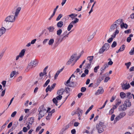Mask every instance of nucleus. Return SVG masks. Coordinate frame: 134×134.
<instances>
[{
	"mask_svg": "<svg viewBox=\"0 0 134 134\" xmlns=\"http://www.w3.org/2000/svg\"><path fill=\"white\" fill-rule=\"evenodd\" d=\"M21 9V8L20 7H14L12 10V13L13 14H14V15H10L7 16L2 23L5 26L11 29L13 25L12 23L15 22L16 19L17 18Z\"/></svg>",
	"mask_w": 134,
	"mask_h": 134,
	"instance_id": "f257e3e1",
	"label": "nucleus"
},
{
	"mask_svg": "<svg viewBox=\"0 0 134 134\" xmlns=\"http://www.w3.org/2000/svg\"><path fill=\"white\" fill-rule=\"evenodd\" d=\"M122 20L121 19H119L116 20L114 23L111 25L109 30V32H113L115 29H118L119 25L122 22Z\"/></svg>",
	"mask_w": 134,
	"mask_h": 134,
	"instance_id": "f03ea898",
	"label": "nucleus"
},
{
	"mask_svg": "<svg viewBox=\"0 0 134 134\" xmlns=\"http://www.w3.org/2000/svg\"><path fill=\"white\" fill-rule=\"evenodd\" d=\"M73 77H74V78L75 77L73 74L71 75V76L70 77L69 79L66 82V84H65V85H68V86L70 87H76L77 85V83H75V82L72 81L73 80V79L72 80L70 81L71 79Z\"/></svg>",
	"mask_w": 134,
	"mask_h": 134,
	"instance_id": "7ed1b4c3",
	"label": "nucleus"
},
{
	"mask_svg": "<svg viewBox=\"0 0 134 134\" xmlns=\"http://www.w3.org/2000/svg\"><path fill=\"white\" fill-rule=\"evenodd\" d=\"M106 127V126L105 125L103 122H100L98 125H97L96 126V129L99 133H101L104 131L103 128Z\"/></svg>",
	"mask_w": 134,
	"mask_h": 134,
	"instance_id": "20e7f679",
	"label": "nucleus"
},
{
	"mask_svg": "<svg viewBox=\"0 0 134 134\" xmlns=\"http://www.w3.org/2000/svg\"><path fill=\"white\" fill-rule=\"evenodd\" d=\"M38 62L37 61L34 60L31 61L30 63L29 64L25 71L26 72H27L29 70L31 69L33 67H35L38 64Z\"/></svg>",
	"mask_w": 134,
	"mask_h": 134,
	"instance_id": "39448f33",
	"label": "nucleus"
},
{
	"mask_svg": "<svg viewBox=\"0 0 134 134\" xmlns=\"http://www.w3.org/2000/svg\"><path fill=\"white\" fill-rule=\"evenodd\" d=\"M2 27L0 28V37L4 34L7 30H8L11 29L8 27L5 26L2 23Z\"/></svg>",
	"mask_w": 134,
	"mask_h": 134,
	"instance_id": "423d86ee",
	"label": "nucleus"
},
{
	"mask_svg": "<svg viewBox=\"0 0 134 134\" xmlns=\"http://www.w3.org/2000/svg\"><path fill=\"white\" fill-rule=\"evenodd\" d=\"M109 44L108 43H105L99 49V53L100 54L102 53L105 51H107L109 49Z\"/></svg>",
	"mask_w": 134,
	"mask_h": 134,
	"instance_id": "0eeeda50",
	"label": "nucleus"
},
{
	"mask_svg": "<svg viewBox=\"0 0 134 134\" xmlns=\"http://www.w3.org/2000/svg\"><path fill=\"white\" fill-rule=\"evenodd\" d=\"M126 84H121L123 90L128 89L130 87V85L128 83V85H126Z\"/></svg>",
	"mask_w": 134,
	"mask_h": 134,
	"instance_id": "6e6552de",
	"label": "nucleus"
},
{
	"mask_svg": "<svg viewBox=\"0 0 134 134\" xmlns=\"http://www.w3.org/2000/svg\"><path fill=\"white\" fill-rule=\"evenodd\" d=\"M127 108V106H126V105L124 104L120 106L119 108V110L120 111H124Z\"/></svg>",
	"mask_w": 134,
	"mask_h": 134,
	"instance_id": "1a4fd4ad",
	"label": "nucleus"
},
{
	"mask_svg": "<svg viewBox=\"0 0 134 134\" xmlns=\"http://www.w3.org/2000/svg\"><path fill=\"white\" fill-rule=\"evenodd\" d=\"M63 22L62 21H60L57 23L56 25L58 28H61L63 26Z\"/></svg>",
	"mask_w": 134,
	"mask_h": 134,
	"instance_id": "9d476101",
	"label": "nucleus"
},
{
	"mask_svg": "<svg viewBox=\"0 0 134 134\" xmlns=\"http://www.w3.org/2000/svg\"><path fill=\"white\" fill-rule=\"evenodd\" d=\"M103 92L104 90L103 89L101 90H98L95 93V94L96 95H98L100 94L103 93Z\"/></svg>",
	"mask_w": 134,
	"mask_h": 134,
	"instance_id": "9b49d317",
	"label": "nucleus"
},
{
	"mask_svg": "<svg viewBox=\"0 0 134 134\" xmlns=\"http://www.w3.org/2000/svg\"><path fill=\"white\" fill-rule=\"evenodd\" d=\"M25 51L26 49H24L21 51L19 54V56H20V58H22L24 56Z\"/></svg>",
	"mask_w": 134,
	"mask_h": 134,
	"instance_id": "f8f14e48",
	"label": "nucleus"
},
{
	"mask_svg": "<svg viewBox=\"0 0 134 134\" xmlns=\"http://www.w3.org/2000/svg\"><path fill=\"white\" fill-rule=\"evenodd\" d=\"M124 104L126 105V106H127V107H129L131 105V102H130L129 99L126 100Z\"/></svg>",
	"mask_w": 134,
	"mask_h": 134,
	"instance_id": "ddd939ff",
	"label": "nucleus"
},
{
	"mask_svg": "<svg viewBox=\"0 0 134 134\" xmlns=\"http://www.w3.org/2000/svg\"><path fill=\"white\" fill-rule=\"evenodd\" d=\"M38 111L39 112V116L41 117V118H42L44 116V115L46 112V111H42L41 110H38Z\"/></svg>",
	"mask_w": 134,
	"mask_h": 134,
	"instance_id": "4468645a",
	"label": "nucleus"
},
{
	"mask_svg": "<svg viewBox=\"0 0 134 134\" xmlns=\"http://www.w3.org/2000/svg\"><path fill=\"white\" fill-rule=\"evenodd\" d=\"M65 91V90L63 88H61L57 92V94L59 95H61Z\"/></svg>",
	"mask_w": 134,
	"mask_h": 134,
	"instance_id": "2eb2a0df",
	"label": "nucleus"
},
{
	"mask_svg": "<svg viewBox=\"0 0 134 134\" xmlns=\"http://www.w3.org/2000/svg\"><path fill=\"white\" fill-rule=\"evenodd\" d=\"M77 111L79 117H80V116L82 115L83 112V110L79 108L77 109Z\"/></svg>",
	"mask_w": 134,
	"mask_h": 134,
	"instance_id": "dca6fc26",
	"label": "nucleus"
},
{
	"mask_svg": "<svg viewBox=\"0 0 134 134\" xmlns=\"http://www.w3.org/2000/svg\"><path fill=\"white\" fill-rule=\"evenodd\" d=\"M104 76H102L100 77L97 80V84L98 85L101 81L103 80L104 79Z\"/></svg>",
	"mask_w": 134,
	"mask_h": 134,
	"instance_id": "f3484780",
	"label": "nucleus"
},
{
	"mask_svg": "<svg viewBox=\"0 0 134 134\" xmlns=\"http://www.w3.org/2000/svg\"><path fill=\"white\" fill-rule=\"evenodd\" d=\"M54 27L53 26H50L47 28V29L49 30V32H54Z\"/></svg>",
	"mask_w": 134,
	"mask_h": 134,
	"instance_id": "a211bd4d",
	"label": "nucleus"
},
{
	"mask_svg": "<svg viewBox=\"0 0 134 134\" xmlns=\"http://www.w3.org/2000/svg\"><path fill=\"white\" fill-rule=\"evenodd\" d=\"M123 20H122V21ZM122 23L121 24L120 26L121 27V28H124L125 29H127L128 27V25L126 24H124V23L122 21Z\"/></svg>",
	"mask_w": 134,
	"mask_h": 134,
	"instance_id": "6ab92c4d",
	"label": "nucleus"
},
{
	"mask_svg": "<svg viewBox=\"0 0 134 134\" xmlns=\"http://www.w3.org/2000/svg\"><path fill=\"white\" fill-rule=\"evenodd\" d=\"M108 66L107 63L104 64L103 66L100 68V70L104 71L105 69L108 67Z\"/></svg>",
	"mask_w": 134,
	"mask_h": 134,
	"instance_id": "aec40b11",
	"label": "nucleus"
},
{
	"mask_svg": "<svg viewBox=\"0 0 134 134\" xmlns=\"http://www.w3.org/2000/svg\"><path fill=\"white\" fill-rule=\"evenodd\" d=\"M38 110L43 111H46V109L44 107L43 105H41L40 107Z\"/></svg>",
	"mask_w": 134,
	"mask_h": 134,
	"instance_id": "412c9836",
	"label": "nucleus"
},
{
	"mask_svg": "<svg viewBox=\"0 0 134 134\" xmlns=\"http://www.w3.org/2000/svg\"><path fill=\"white\" fill-rule=\"evenodd\" d=\"M93 58L94 56H88L87 57V59L89 61V62L90 63H91Z\"/></svg>",
	"mask_w": 134,
	"mask_h": 134,
	"instance_id": "4be33fe9",
	"label": "nucleus"
},
{
	"mask_svg": "<svg viewBox=\"0 0 134 134\" xmlns=\"http://www.w3.org/2000/svg\"><path fill=\"white\" fill-rule=\"evenodd\" d=\"M47 73L46 72H41L40 73V79H42V76H43L44 75H46V76H47V75H46Z\"/></svg>",
	"mask_w": 134,
	"mask_h": 134,
	"instance_id": "5701e85b",
	"label": "nucleus"
},
{
	"mask_svg": "<svg viewBox=\"0 0 134 134\" xmlns=\"http://www.w3.org/2000/svg\"><path fill=\"white\" fill-rule=\"evenodd\" d=\"M73 24L71 23L69 24L67 28L68 31H69L71 30V28L73 26Z\"/></svg>",
	"mask_w": 134,
	"mask_h": 134,
	"instance_id": "b1692460",
	"label": "nucleus"
},
{
	"mask_svg": "<svg viewBox=\"0 0 134 134\" xmlns=\"http://www.w3.org/2000/svg\"><path fill=\"white\" fill-rule=\"evenodd\" d=\"M120 96L121 98L123 99L126 96V94L123 92H121L120 93Z\"/></svg>",
	"mask_w": 134,
	"mask_h": 134,
	"instance_id": "393cba45",
	"label": "nucleus"
},
{
	"mask_svg": "<svg viewBox=\"0 0 134 134\" xmlns=\"http://www.w3.org/2000/svg\"><path fill=\"white\" fill-rule=\"evenodd\" d=\"M54 42V39L53 38L51 39L49 41L48 44L49 45L52 46Z\"/></svg>",
	"mask_w": 134,
	"mask_h": 134,
	"instance_id": "a878e982",
	"label": "nucleus"
},
{
	"mask_svg": "<svg viewBox=\"0 0 134 134\" xmlns=\"http://www.w3.org/2000/svg\"><path fill=\"white\" fill-rule=\"evenodd\" d=\"M79 19L77 18H74V20L72 21L71 23L73 24L79 22Z\"/></svg>",
	"mask_w": 134,
	"mask_h": 134,
	"instance_id": "bb28decb",
	"label": "nucleus"
},
{
	"mask_svg": "<svg viewBox=\"0 0 134 134\" xmlns=\"http://www.w3.org/2000/svg\"><path fill=\"white\" fill-rule=\"evenodd\" d=\"M16 74H18V72H16L15 71H14L12 72L10 74V77L12 78Z\"/></svg>",
	"mask_w": 134,
	"mask_h": 134,
	"instance_id": "cd10ccee",
	"label": "nucleus"
},
{
	"mask_svg": "<svg viewBox=\"0 0 134 134\" xmlns=\"http://www.w3.org/2000/svg\"><path fill=\"white\" fill-rule=\"evenodd\" d=\"M126 115V113L125 112H123L120 113L119 115L121 117V118H122L124 117Z\"/></svg>",
	"mask_w": 134,
	"mask_h": 134,
	"instance_id": "c85d7f7f",
	"label": "nucleus"
},
{
	"mask_svg": "<svg viewBox=\"0 0 134 134\" xmlns=\"http://www.w3.org/2000/svg\"><path fill=\"white\" fill-rule=\"evenodd\" d=\"M131 62H129L128 63H125V65L126 66V68L127 69L129 68L130 66L131 65Z\"/></svg>",
	"mask_w": 134,
	"mask_h": 134,
	"instance_id": "c756f323",
	"label": "nucleus"
},
{
	"mask_svg": "<svg viewBox=\"0 0 134 134\" xmlns=\"http://www.w3.org/2000/svg\"><path fill=\"white\" fill-rule=\"evenodd\" d=\"M132 94L130 92L127 93L126 95V97L129 98V99H130L132 98Z\"/></svg>",
	"mask_w": 134,
	"mask_h": 134,
	"instance_id": "7c9ffc66",
	"label": "nucleus"
},
{
	"mask_svg": "<svg viewBox=\"0 0 134 134\" xmlns=\"http://www.w3.org/2000/svg\"><path fill=\"white\" fill-rule=\"evenodd\" d=\"M62 32V30L61 29H59L57 31V35L58 36L60 35Z\"/></svg>",
	"mask_w": 134,
	"mask_h": 134,
	"instance_id": "2f4dec72",
	"label": "nucleus"
},
{
	"mask_svg": "<svg viewBox=\"0 0 134 134\" xmlns=\"http://www.w3.org/2000/svg\"><path fill=\"white\" fill-rule=\"evenodd\" d=\"M93 107V105L90 107L85 113V114L86 115L92 109Z\"/></svg>",
	"mask_w": 134,
	"mask_h": 134,
	"instance_id": "473e14b6",
	"label": "nucleus"
},
{
	"mask_svg": "<svg viewBox=\"0 0 134 134\" xmlns=\"http://www.w3.org/2000/svg\"><path fill=\"white\" fill-rule=\"evenodd\" d=\"M121 118V117L119 116V115L118 116H117L115 118V120L114 121V122H116L117 121L119 120H120Z\"/></svg>",
	"mask_w": 134,
	"mask_h": 134,
	"instance_id": "72a5a7b5",
	"label": "nucleus"
},
{
	"mask_svg": "<svg viewBox=\"0 0 134 134\" xmlns=\"http://www.w3.org/2000/svg\"><path fill=\"white\" fill-rule=\"evenodd\" d=\"M63 36V37L61 38V40H60V43L61 42H62L63 40H65L66 38V37H67V36H62V35H61L60 36V37Z\"/></svg>",
	"mask_w": 134,
	"mask_h": 134,
	"instance_id": "f704fd0d",
	"label": "nucleus"
},
{
	"mask_svg": "<svg viewBox=\"0 0 134 134\" xmlns=\"http://www.w3.org/2000/svg\"><path fill=\"white\" fill-rule=\"evenodd\" d=\"M69 125H68L65 126L62 129L63 132H64V131L66 130L69 128Z\"/></svg>",
	"mask_w": 134,
	"mask_h": 134,
	"instance_id": "c9c22d12",
	"label": "nucleus"
},
{
	"mask_svg": "<svg viewBox=\"0 0 134 134\" xmlns=\"http://www.w3.org/2000/svg\"><path fill=\"white\" fill-rule=\"evenodd\" d=\"M56 85V83H54L51 86V89L49 90V91L51 92L52 90L54 88Z\"/></svg>",
	"mask_w": 134,
	"mask_h": 134,
	"instance_id": "e433bc0d",
	"label": "nucleus"
},
{
	"mask_svg": "<svg viewBox=\"0 0 134 134\" xmlns=\"http://www.w3.org/2000/svg\"><path fill=\"white\" fill-rule=\"evenodd\" d=\"M50 82V80L49 79L43 85V87H46L48 85L49 83Z\"/></svg>",
	"mask_w": 134,
	"mask_h": 134,
	"instance_id": "4c0bfd02",
	"label": "nucleus"
},
{
	"mask_svg": "<svg viewBox=\"0 0 134 134\" xmlns=\"http://www.w3.org/2000/svg\"><path fill=\"white\" fill-rule=\"evenodd\" d=\"M34 117H32L30 118V121L29 122V124H30L31 125H32L34 122Z\"/></svg>",
	"mask_w": 134,
	"mask_h": 134,
	"instance_id": "58836bf2",
	"label": "nucleus"
},
{
	"mask_svg": "<svg viewBox=\"0 0 134 134\" xmlns=\"http://www.w3.org/2000/svg\"><path fill=\"white\" fill-rule=\"evenodd\" d=\"M62 16H63V15L62 14H59L58 15L57 17L56 18V20L57 21H59L61 18L62 17Z\"/></svg>",
	"mask_w": 134,
	"mask_h": 134,
	"instance_id": "ea45409f",
	"label": "nucleus"
},
{
	"mask_svg": "<svg viewBox=\"0 0 134 134\" xmlns=\"http://www.w3.org/2000/svg\"><path fill=\"white\" fill-rule=\"evenodd\" d=\"M52 101L53 103L55 104L56 106L58 105V101L55 98H54L52 99Z\"/></svg>",
	"mask_w": 134,
	"mask_h": 134,
	"instance_id": "a19ab883",
	"label": "nucleus"
},
{
	"mask_svg": "<svg viewBox=\"0 0 134 134\" xmlns=\"http://www.w3.org/2000/svg\"><path fill=\"white\" fill-rule=\"evenodd\" d=\"M96 1H95L94 2V3L92 5V6L91 7V9L90 10V11L89 12V14H90V13L92 12L93 11V8L94 7V5L96 3Z\"/></svg>",
	"mask_w": 134,
	"mask_h": 134,
	"instance_id": "79ce46f5",
	"label": "nucleus"
},
{
	"mask_svg": "<svg viewBox=\"0 0 134 134\" xmlns=\"http://www.w3.org/2000/svg\"><path fill=\"white\" fill-rule=\"evenodd\" d=\"M93 37L94 36L92 35L88 36L87 38L88 41H91L93 39Z\"/></svg>",
	"mask_w": 134,
	"mask_h": 134,
	"instance_id": "37998d69",
	"label": "nucleus"
},
{
	"mask_svg": "<svg viewBox=\"0 0 134 134\" xmlns=\"http://www.w3.org/2000/svg\"><path fill=\"white\" fill-rule=\"evenodd\" d=\"M91 63H86L85 64V65L86 66V67L85 68V69H89L90 68L91 65Z\"/></svg>",
	"mask_w": 134,
	"mask_h": 134,
	"instance_id": "c03bdc74",
	"label": "nucleus"
},
{
	"mask_svg": "<svg viewBox=\"0 0 134 134\" xmlns=\"http://www.w3.org/2000/svg\"><path fill=\"white\" fill-rule=\"evenodd\" d=\"M125 45L124 44L122 45L120 48V49L122 51H123L125 49Z\"/></svg>",
	"mask_w": 134,
	"mask_h": 134,
	"instance_id": "a18cd8bd",
	"label": "nucleus"
},
{
	"mask_svg": "<svg viewBox=\"0 0 134 134\" xmlns=\"http://www.w3.org/2000/svg\"><path fill=\"white\" fill-rule=\"evenodd\" d=\"M117 45V43L116 41H114L113 43L111 45V47L112 48H114L116 47Z\"/></svg>",
	"mask_w": 134,
	"mask_h": 134,
	"instance_id": "49530a36",
	"label": "nucleus"
},
{
	"mask_svg": "<svg viewBox=\"0 0 134 134\" xmlns=\"http://www.w3.org/2000/svg\"><path fill=\"white\" fill-rule=\"evenodd\" d=\"M129 54L131 55H133L134 54V47H133L132 49L129 52Z\"/></svg>",
	"mask_w": 134,
	"mask_h": 134,
	"instance_id": "de8ad7c7",
	"label": "nucleus"
},
{
	"mask_svg": "<svg viewBox=\"0 0 134 134\" xmlns=\"http://www.w3.org/2000/svg\"><path fill=\"white\" fill-rule=\"evenodd\" d=\"M18 125V122H15L14 124L12 127L13 129H14Z\"/></svg>",
	"mask_w": 134,
	"mask_h": 134,
	"instance_id": "09e8293b",
	"label": "nucleus"
},
{
	"mask_svg": "<svg viewBox=\"0 0 134 134\" xmlns=\"http://www.w3.org/2000/svg\"><path fill=\"white\" fill-rule=\"evenodd\" d=\"M73 61V60L70 59L69 60L67 63L66 64L67 65H69L72 63V62Z\"/></svg>",
	"mask_w": 134,
	"mask_h": 134,
	"instance_id": "8fccbe9b",
	"label": "nucleus"
},
{
	"mask_svg": "<svg viewBox=\"0 0 134 134\" xmlns=\"http://www.w3.org/2000/svg\"><path fill=\"white\" fill-rule=\"evenodd\" d=\"M114 111V108H111L110 110L109 114V115H111L113 113Z\"/></svg>",
	"mask_w": 134,
	"mask_h": 134,
	"instance_id": "3c124183",
	"label": "nucleus"
},
{
	"mask_svg": "<svg viewBox=\"0 0 134 134\" xmlns=\"http://www.w3.org/2000/svg\"><path fill=\"white\" fill-rule=\"evenodd\" d=\"M99 65L95 67L94 68V71L95 72H97V70L99 68Z\"/></svg>",
	"mask_w": 134,
	"mask_h": 134,
	"instance_id": "603ef678",
	"label": "nucleus"
},
{
	"mask_svg": "<svg viewBox=\"0 0 134 134\" xmlns=\"http://www.w3.org/2000/svg\"><path fill=\"white\" fill-rule=\"evenodd\" d=\"M76 54H73L71 57L70 58V59L74 60V59L75 57L76 56Z\"/></svg>",
	"mask_w": 134,
	"mask_h": 134,
	"instance_id": "864d4df0",
	"label": "nucleus"
},
{
	"mask_svg": "<svg viewBox=\"0 0 134 134\" xmlns=\"http://www.w3.org/2000/svg\"><path fill=\"white\" fill-rule=\"evenodd\" d=\"M62 96L60 95H59L56 97V99L58 100H60L62 98Z\"/></svg>",
	"mask_w": 134,
	"mask_h": 134,
	"instance_id": "5fc2aeb1",
	"label": "nucleus"
},
{
	"mask_svg": "<svg viewBox=\"0 0 134 134\" xmlns=\"http://www.w3.org/2000/svg\"><path fill=\"white\" fill-rule=\"evenodd\" d=\"M65 91L66 93H68L70 91V88L68 87H66L65 88Z\"/></svg>",
	"mask_w": 134,
	"mask_h": 134,
	"instance_id": "6e6d98bb",
	"label": "nucleus"
},
{
	"mask_svg": "<svg viewBox=\"0 0 134 134\" xmlns=\"http://www.w3.org/2000/svg\"><path fill=\"white\" fill-rule=\"evenodd\" d=\"M17 113V112L16 111H15L13 112L11 115V116L12 117H14L15 116L16 114Z\"/></svg>",
	"mask_w": 134,
	"mask_h": 134,
	"instance_id": "4d7b16f0",
	"label": "nucleus"
},
{
	"mask_svg": "<svg viewBox=\"0 0 134 134\" xmlns=\"http://www.w3.org/2000/svg\"><path fill=\"white\" fill-rule=\"evenodd\" d=\"M6 82V81H3L1 83L3 85V87H5Z\"/></svg>",
	"mask_w": 134,
	"mask_h": 134,
	"instance_id": "13d9d810",
	"label": "nucleus"
},
{
	"mask_svg": "<svg viewBox=\"0 0 134 134\" xmlns=\"http://www.w3.org/2000/svg\"><path fill=\"white\" fill-rule=\"evenodd\" d=\"M67 31H65L62 35V36H67V37H68L69 34H67Z\"/></svg>",
	"mask_w": 134,
	"mask_h": 134,
	"instance_id": "bf43d9fd",
	"label": "nucleus"
},
{
	"mask_svg": "<svg viewBox=\"0 0 134 134\" xmlns=\"http://www.w3.org/2000/svg\"><path fill=\"white\" fill-rule=\"evenodd\" d=\"M86 90V88L85 87H82L81 88V91L82 92H83L85 91Z\"/></svg>",
	"mask_w": 134,
	"mask_h": 134,
	"instance_id": "052dcab7",
	"label": "nucleus"
},
{
	"mask_svg": "<svg viewBox=\"0 0 134 134\" xmlns=\"http://www.w3.org/2000/svg\"><path fill=\"white\" fill-rule=\"evenodd\" d=\"M110 79V78L109 77H106L104 81V82H107Z\"/></svg>",
	"mask_w": 134,
	"mask_h": 134,
	"instance_id": "680f3d73",
	"label": "nucleus"
},
{
	"mask_svg": "<svg viewBox=\"0 0 134 134\" xmlns=\"http://www.w3.org/2000/svg\"><path fill=\"white\" fill-rule=\"evenodd\" d=\"M115 115L114 114L112 115L111 117L110 120L111 121H113L114 120V118L115 117Z\"/></svg>",
	"mask_w": 134,
	"mask_h": 134,
	"instance_id": "e2e57ef3",
	"label": "nucleus"
},
{
	"mask_svg": "<svg viewBox=\"0 0 134 134\" xmlns=\"http://www.w3.org/2000/svg\"><path fill=\"white\" fill-rule=\"evenodd\" d=\"M74 14H73V13L69 15V16L72 19V20H73L74 19V16H73Z\"/></svg>",
	"mask_w": 134,
	"mask_h": 134,
	"instance_id": "0e129e2a",
	"label": "nucleus"
},
{
	"mask_svg": "<svg viewBox=\"0 0 134 134\" xmlns=\"http://www.w3.org/2000/svg\"><path fill=\"white\" fill-rule=\"evenodd\" d=\"M27 130L28 129L26 127H23V131L24 132H26L27 131Z\"/></svg>",
	"mask_w": 134,
	"mask_h": 134,
	"instance_id": "69168bd1",
	"label": "nucleus"
},
{
	"mask_svg": "<svg viewBox=\"0 0 134 134\" xmlns=\"http://www.w3.org/2000/svg\"><path fill=\"white\" fill-rule=\"evenodd\" d=\"M113 40V37H110L109 39L107 40V42H108L109 43H110Z\"/></svg>",
	"mask_w": 134,
	"mask_h": 134,
	"instance_id": "338daca9",
	"label": "nucleus"
},
{
	"mask_svg": "<svg viewBox=\"0 0 134 134\" xmlns=\"http://www.w3.org/2000/svg\"><path fill=\"white\" fill-rule=\"evenodd\" d=\"M22 79V77L20 76L18 77L16 80V81L18 82L20 81Z\"/></svg>",
	"mask_w": 134,
	"mask_h": 134,
	"instance_id": "774afa93",
	"label": "nucleus"
}]
</instances>
